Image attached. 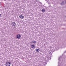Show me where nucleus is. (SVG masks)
<instances>
[{
    "label": "nucleus",
    "instance_id": "f257e3e1",
    "mask_svg": "<svg viewBox=\"0 0 66 66\" xmlns=\"http://www.w3.org/2000/svg\"><path fill=\"white\" fill-rule=\"evenodd\" d=\"M11 63L10 62H6L5 65L6 66H10Z\"/></svg>",
    "mask_w": 66,
    "mask_h": 66
},
{
    "label": "nucleus",
    "instance_id": "f03ea898",
    "mask_svg": "<svg viewBox=\"0 0 66 66\" xmlns=\"http://www.w3.org/2000/svg\"><path fill=\"white\" fill-rule=\"evenodd\" d=\"M16 37L18 39H20L21 36L20 34H18L16 36Z\"/></svg>",
    "mask_w": 66,
    "mask_h": 66
},
{
    "label": "nucleus",
    "instance_id": "7ed1b4c3",
    "mask_svg": "<svg viewBox=\"0 0 66 66\" xmlns=\"http://www.w3.org/2000/svg\"><path fill=\"white\" fill-rule=\"evenodd\" d=\"M16 23L15 22H12L11 25L12 26L15 27L16 26Z\"/></svg>",
    "mask_w": 66,
    "mask_h": 66
},
{
    "label": "nucleus",
    "instance_id": "20e7f679",
    "mask_svg": "<svg viewBox=\"0 0 66 66\" xmlns=\"http://www.w3.org/2000/svg\"><path fill=\"white\" fill-rule=\"evenodd\" d=\"M42 3L41 2H39L38 3H37V6H40V4H42Z\"/></svg>",
    "mask_w": 66,
    "mask_h": 66
},
{
    "label": "nucleus",
    "instance_id": "39448f33",
    "mask_svg": "<svg viewBox=\"0 0 66 66\" xmlns=\"http://www.w3.org/2000/svg\"><path fill=\"white\" fill-rule=\"evenodd\" d=\"M19 17H20V18H21L22 19H23V18H24V16H23L22 15H20L19 16Z\"/></svg>",
    "mask_w": 66,
    "mask_h": 66
},
{
    "label": "nucleus",
    "instance_id": "423d86ee",
    "mask_svg": "<svg viewBox=\"0 0 66 66\" xmlns=\"http://www.w3.org/2000/svg\"><path fill=\"white\" fill-rule=\"evenodd\" d=\"M31 48L32 49H34L35 48V45H31Z\"/></svg>",
    "mask_w": 66,
    "mask_h": 66
},
{
    "label": "nucleus",
    "instance_id": "0eeeda50",
    "mask_svg": "<svg viewBox=\"0 0 66 66\" xmlns=\"http://www.w3.org/2000/svg\"><path fill=\"white\" fill-rule=\"evenodd\" d=\"M42 11L43 12H46V10L44 9H43L42 10Z\"/></svg>",
    "mask_w": 66,
    "mask_h": 66
},
{
    "label": "nucleus",
    "instance_id": "6e6552de",
    "mask_svg": "<svg viewBox=\"0 0 66 66\" xmlns=\"http://www.w3.org/2000/svg\"><path fill=\"white\" fill-rule=\"evenodd\" d=\"M64 4H65L64 3V1H63L61 3V5H64Z\"/></svg>",
    "mask_w": 66,
    "mask_h": 66
},
{
    "label": "nucleus",
    "instance_id": "1a4fd4ad",
    "mask_svg": "<svg viewBox=\"0 0 66 66\" xmlns=\"http://www.w3.org/2000/svg\"><path fill=\"white\" fill-rule=\"evenodd\" d=\"M36 51L37 52H39V50L38 49H36Z\"/></svg>",
    "mask_w": 66,
    "mask_h": 66
},
{
    "label": "nucleus",
    "instance_id": "9d476101",
    "mask_svg": "<svg viewBox=\"0 0 66 66\" xmlns=\"http://www.w3.org/2000/svg\"><path fill=\"white\" fill-rule=\"evenodd\" d=\"M37 42L36 41H33L32 42V43H35L36 44Z\"/></svg>",
    "mask_w": 66,
    "mask_h": 66
},
{
    "label": "nucleus",
    "instance_id": "9b49d317",
    "mask_svg": "<svg viewBox=\"0 0 66 66\" xmlns=\"http://www.w3.org/2000/svg\"><path fill=\"white\" fill-rule=\"evenodd\" d=\"M1 14H0V17H1Z\"/></svg>",
    "mask_w": 66,
    "mask_h": 66
},
{
    "label": "nucleus",
    "instance_id": "f8f14e48",
    "mask_svg": "<svg viewBox=\"0 0 66 66\" xmlns=\"http://www.w3.org/2000/svg\"><path fill=\"white\" fill-rule=\"evenodd\" d=\"M45 1H46V0H45Z\"/></svg>",
    "mask_w": 66,
    "mask_h": 66
}]
</instances>
